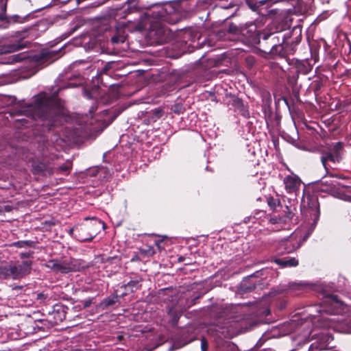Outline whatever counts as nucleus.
I'll use <instances>...</instances> for the list:
<instances>
[{
	"mask_svg": "<svg viewBox=\"0 0 351 351\" xmlns=\"http://www.w3.org/2000/svg\"><path fill=\"white\" fill-rule=\"evenodd\" d=\"M21 112L38 121L43 131L60 124L64 116L56 96L49 97L45 93L38 95L32 103L23 108Z\"/></svg>",
	"mask_w": 351,
	"mask_h": 351,
	"instance_id": "f257e3e1",
	"label": "nucleus"
},
{
	"mask_svg": "<svg viewBox=\"0 0 351 351\" xmlns=\"http://www.w3.org/2000/svg\"><path fill=\"white\" fill-rule=\"evenodd\" d=\"M147 14L152 19L150 21L151 32L155 31L156 34L161 38L167 31V29L161 24V22L175 24L180 20L178 5L171 2L154 6L147 12Z\"/></svg>",
	"mask_w": 351,
	"mask_h": 351,
	"instance_id": "f03ea898",
	"label": "nucleus"
},
{
	"mask_svg": "<svg viewBox=\"0 0 351 351\" xmlns=\"http://www.w3.org/2000/svg\"><path fill=\"white\" fill-rule=\"evenodd\" d=\"M343 147L344 145L342 142L326 143L317 147V152L321 155V162L327 173L330 168H333L330 165V162L335 165L342 160Z\"/></svg>",
	"mask_w": 351,
	"mask_h": 351,
	"instance_id": "7ed1b4c3",
	"label": "nucleus"
},
{
	"mask_svg": "<svg viewBox=\"0 0 351 351\" xmlns=\"http://www.w3.org/2000/svg\"><path fill=\"white\" fill-rule=\"evenodd\" d=\"M301 212L310 225L306 236L308 237L314 230L319 219V204L317 197L309 193L304 194L301 203Z\"/></svg>",
	"mask_w": 351,
	"mask_h": 351,
	"instance_id": "20e7f679",
	"label": "nucleus"
},
{
	"mask_svg": "<svg viewBox=\"0 0 351 351\" xmlns=\"http://www.w3.org/2000/svg\"><path fill=\"white\" fill-rule=\"evenodd\" d=\"M344 187V186L334 179L332 174H330L328 177L324 178L316 184V188L319 191L330 193L332 196L345 201L351 202V195H346L342 190Z\"/></svg>",
	"mask_w": 351,
	"mask_h": 351,
	"instance_id": "39448f33",
	"label": "nucleus"
},
{
	"mask_svg": "<svg viewBox=\"0 0 351 351\" xmlns=\"http://www.w3.org/2000/svg\"><path fill=\"white\" fill-rule=\"evenodd\" d=\"M101 226H104V223L95 218L90 223L77 225L76 239L80 242L92 241Z\"/></svg>",
	"mask_w": 351,
	"mask_h": 351,
	"instance_id": "423d86ee",
	"label": "nucleus"
},
{
	"mask_svg": "<svg viewBox=\"0 0 351 351\" xmlns=\"http://www.w3.org/2000/svg\"><path fill=\"white\" fill-rule=\"evenodd\" d=\"M259 39L263 40H269L267 47H263V51L265 53H268L272 57H285L286 56V51L282 44H276V37L274 34L261 33Z\"/></svg>",
	"mask_w": 351,
	"mask_h": 351,
	"instance_id": "0eeeda50",
	"label": "nucleus"
},
{
	"mask_svg": "<svg viewBox=\"0 0 351 351\" xmlns=\"http://www.w3.org/2000/svg\"><path fill=\"white\" fill-rule=\"evenodd\" d=\"M47 266L53 271L61 274H68L69 272L76 271L79 269L77 261L73 259L69 261L51 260L48 262Z\"/></svg>",
	"mask_w": 351,
	"mask_h": 351,
	"instance_id": "6e6552de",
	"label": "nucleus"
},
{
	"mask_svg": "<svg viewBox=\"0 0 351 351\" xmlns=\"http://www.w3.org/2000/svg\"><path fill=\"white\" fill-rule=\"evenodd\" d=\"M256 27L255 25L252 23L241 26V29H240V35L243 36L247 42L255 43L256 40V36H259L261 34H256Z\"/></svg>",
	"mask_w": 351,
	"mask_h": 351,
	"instance_id": "1a4fd4ad",
	"label": "nucleus"
},
{
	"mask_svg": "<svg viewBox=\"0 0 351 351\" xmlns=\"http://www.w3.org/2000/svg\"><path fill=\"white\" fill-rule=\"evenodd\" d=\"M216 331L221 333L224 337H230L236 333L234 330V324L229 320H223L222 323L219 322L216 324Z\"/></svg>",
	"mask_w": 351,
	"mask_h": 351,
	"instance_id": "9d476101",
	"label": "nucleus"
},
{
	"mask_svg": "<svg viewBox=\"0 0 351 351\" xmlns=\"http://www.w3.org/2000/svg\"><path fill=\"white\" fill-rule=\"evenodd\" d=\"M301 183L300 179L295 175L287 176L284 179L285 189L289 193L295 192L298 190Z\"/></svg>",
	"mask_w": 351,
	"mask_h": 351,
	"instance_id": "9b49d317",
	"label": "nucleus"
},
{
	"mask_svg": "<svg viewBox=\"0 0 351 351\" xmlns=\"http://www.w3.org/2000/svg\"><path fill=\"white\" fill-rule=\"evenodd\" d=\"M56 53H57L54 51H43L40 53L36 54L33 57V60L38 64H42L48 61L52 62Z\"/></svg>",
	"mask_w": 351,
	"mask_h": 351,
	"instance_id": "f8f14e48",
	"label": "nucleus"
},
{
	"mask_svg": "<svg viewBox=\"0 0 351 351\" xmlns=\"http://www.w3.org/2000/svg\"><path fill=\"white\" fill-rule=\"evenodd\" d=\"M232 106L234 108V110L241 114L245 118L250 117V112L244 105L243 101L239 98L233 97L232 99Z\"/></svg>",
	"mask_w": 351,
	"mask_h": 351,
	"instance_id": "ddd939ff",
	"label": "nucleus"
},
{
	"mask_svg": "<svg viewBox=\"0 0 351 351\" xmlns=\"http://www.w3.org/2000/svg\"><path fill=\"white\" fill-rule=\"evenodd\" d=\"M274 262L281 267H295L298 265V261L295 258H276Z\"/></svg>",
	"mask_w": 351,
	"mask_h": 351,
	"instance_id": "4468645a",
	"label": "nucleus"
},
{
	"mask_svg": "<svg viewBox=\"0 0 351 351\" xmlns=\"http://www.w3.org/2000/svg\"><path fill=\"white\" fill-rule=\"evenodd\" d=\"M32 262L30 261H25L21 264L16 265L17 271L20 278L30 273L32 270Z\"/></svg>",
	"mask_w": 351,
	"mask_h": 351,
	"instance_id": "2eb2a0df",
	"label": "nucleus"
},
{
	"mask_svg": "<svg viewBox=\"0 0 351 351\" xmlns=\"http://www.w3.org/2000/svg\"><path fill=\"white\" fill-rule=\"evenodd\" d=\"M6 6L5 5H1V12L0 13V22H5L7 24L12 23L19 22V19L20 18L18 15H13L8 17L5 14Z\"/></svg>",
	"mask_w": 351,
	"mask_h": 351,
	"instance_id": "dca6fc26",
	"label": "nucleus"
},
{
	"mask_svg": "<svg viewBox=\"0 0 351 351\" xmlns=\"http://www.w3.org/2000/svg\"><path fill=\"white\" fill-rule=\"evenodd\" d=\"M72 168V163L71 162L67 160L62 165L54 168V169L52 171V173H56V174H61V175H69L70 173V171Z\"/></svg>",
	"mask_w": 351,
	"mask_h": 351,
	"instance_id": "f3484780",
	"label": "nucleus"
},
{
	"mask_svg": "<svg viewBox=\"0 0 351 351\" xmlns=\"http://www.w3.org/2000/svg\"><path fill=\"white\" fill-rule=\"evenodd\" d=\"M110 40L113 44L124 43L125 40V34L123 29H117L115 34L111 37Z\"/></svg>",
	"mask_w": 351,
	"mask_h": 351,
	"instance_id": "a211bd4d",
	"label": "nucleus"
},
{
	"mask_svg": "<svg viewBox=\"0 0 351 351\" xmlns=\"http://www.w3.org/2000/svg\"><path fill=\"white\" fill-rule=\"evenodd\" d=\"M141 279H137V280H132L128 282L125 285V289H128L131 292H134L136 290L141 289Z\"/></svg>",
	"mask_w": 351,
	"mask_h": 351,
	"instance_id": "6ab92c4d",
	"label": "nucleus"
},
{
	"mask_svg": "<svg viewBox=\"0 0 351 351\" xmlns=\"http://www.w3.org/2000/svg\"><path fill=\"white\" fill-rule=\"evenodd\" d=\"M34 245V242L32 241H18L16 242H14L11 244V246L19 247V248H23V247H32Z\"/></svg>",
	"mask_w": 351,
	"mask_h": 351,
	"instance_id": "aec40b11",
	"label": "nucleus"
},
{
	"mask_svg": "<svg viewBox=\"0 0 351 351\" xmlns=\"http://www.w3.org/2000/svg\"><path fill=\"white\" fill-rule=\"evenodd\" d=\"M282 245L285 246V252L287 253H290L300 247L298 243H293L291 240H287L282 243Z\"/></svg>",
	"mask_w": 351,
	"mask_h": 351,
	"instance_id": "412c9836",
	"label": "nucleus"
},
{
	"mask_svg": "<svg viewBox=\"0 0 351 351\" xmlns=\"http://www.w3.org/2000/svg\"><path fill=\"white\" fill-rule=\"evenodd\" d=\"M117 302V296H111L106 298L101 302V306L104 308H106L110 306H112Z\"/></svg>",
	"mask_w": 351,
	"mask_h": 351,
	"instance_id": "4be33fe9",
	"label": "nucleus"
},
{
	"mask_svg": "<svg viewBox=\"0 0 351 351\" xmlns=\"http://www.w3.org/2000/svg\"><path fill=\"white\" fill-rule=\"evenodd\" d=\"M8 267L10 278L13 280L20 279L19 273L17 271L16 265L10 264L8 265Z\"/></svg>",
	"mask_w": 351,
	"mask_h": 351,
	"instance_id": "5701e85b",
	"label": "nucleus"
},
{
	"mask_svg": "<svg viewBox=\"0 0 351 351\" xmlns=\"http://www.w3.org/2000/svg\"><path fill=\"white\" fill-rule=\"evenodd\" d=\"M140 252L144 256H151L155 254V250L152 246L146 245L140 248Z\"/></svg>",
	"mask_w": 351,
	"mask_h": 351,
	"instance_id": "b1692460",
	"label": "nucleus"
},
{
	"mask_svg": "<svg viewBox=\"0 0 351 351\" xmlns=\"http://www.w3.org/2000/svg\"><path fill=\"white\" fill-rule=\"evenodd\" d=\"M25 45L24 44H22V43H21L20 41H18L17 43H14L12 44H10V45H8V49L7 50V51L8 52H13V51L19 50V49L25 47Z\"/></svg>",
	"mask_w": 351,
	"mask_h": 351,
	"instance_id": "393cba45",
	"label": "nucleus"
},
{
	"mask_svg": "<svg viewBox=\"0 0 351 351\" xmlns=\"http://www.w3.org/2000/svg\"><path fill=\"white\" fill-rule=\"evenodd\" d=\"M11 62H19L26 60L27 56L24 53H18L12 55L10 57Z\"/></svg>",
	"mask_w": 351,
	"mask_h": 351,
	"instance_id": "a878e982",
	"label": "nucleus"
},
{
	"mask_svg": "<svg viewBox=\"0 0 351 351\" xmlns=\"http://www.w3.org/2000/svg\"><path fill=\"white\" fill-rule=\"evenodd\" d=\"M45 169H46V167L43 163L33 165V171L35 173H43L45 171Z\"/></svg>",
	"mask_w": 351,
	"mask_h": 351,
	"instance_id": "bb28decb",
	"label": "nucleus"
},
{
	"mask_svg": "<svg viewBox=\"0 0 351 351\" xmlns=\"http://www.w3.org/2000/svg\"><path fill=\"white\" fill-rule=\"evenodd\" d=\"M0 276L5 279L10 278L8 265L0 268Z\"/></svg>",
	"mask_w": 351,
	"mask_h": 351,
	"instance_id": "cd10ccee",
	"label": "nucleus"
},
{
	"mask_svg": "<svg viewBox=\"0 0 351 351\" xmlns=\"http://www.w3.org/2000/svg\"><path fill=\"white\" fill-rule=\"evenodd\" d=\"M304 285H305V284L302 283V282H300V283L293 282V283L289 284V288L290 290H292V291H299V290H302L303 289V287H304Z\"/></svg>",
	"mask_w": 351,
	"mask_h": 351,
	"instance_id": "c85d7f7f",
	"label": "nucleus"
},
{
	"mask_svg": "<svg viewBox=\"0 0 351 351\" xmlns=\"http://www.w3.org/2000/svg\"><path fill=\"white\" fill-rule=\"evenodd\" d=\"M240 29H241V26H237L233 23L229 26V32L232 34H240Z\"/></svg>",
	"mask_w": 351,
	"mask_h": 351,
	"instance_id": "c756f323",
	"label": "nucleus"
},
{
	"mask_svg": "<svg viewBox=\"0 0 351 351\" xmlns=\"http://www.w3.org/2000/svg\"><path fill=\"white\" fill-rule=\"evenodd\" d=\"M152 112L153 114V119H159L163 114V111L160 108H155L152 111Z\"/></svg>",
	"mask_w": 351,
	"mask_h": 351,
	"instance_id": "7c9ffc66",
	"label": "nucleus"
},
{
	"mask_svg": "<svg viewBox=\"0 0 351 351\" xmlns=\"http://www.w3.org/2000/svg\"><path fill=\"white\" fill-rule=\"evenodd\" d=\"M281 221H282V219L280 217H278L276 216L270 217V219L269 220V223L271 224L279 223H280Z\"/></svg>",
	"mask_w": 351,
	"mask_h": 351,
	"instance_id": "2f4dec72",
	"label": "nucleus"
},
{
	"mask_svg": "<svg viewBox=\"0 0 351 351\" xmlns=\"http://www.w3.org/2000/svg\"><path fill=\"white\" fill-rule=\"evenodd\" d=\"M208 342L205 338H202L201 340V350L202 351H206L208 349Z\"/></svg>",
	"mask_w": 351,
	"mask_h": 351,
	"instance_id": "473e14b6",
	"label": "nucleus"
},
{
	"mask_svg": "<svg viewBox=\"0 0 351 351\" xmlns=\"http://www.w3.org/2000/svg\"><path fill=\"white\" fill-rule=\"evenodd\" d=\"M34 252H22L20 254V257L21 258H30L33 256Z\"/></svg>",
	"mask_w": 351,
	"mask_h": 351,
	"instance_id": "72a5a7b5",
	"label": "nucleus"
},
{
	"mask_svg": "<svg viewBox=\"0 0 351 351\" xmlns=\"http://www.w3.org/2000/svg\"><path fill=\"white\" fill-rule=\"evenodd\" d=\"M277 202H278L277 200H276L273 198L268 199V204L272 208H274L276 206Z\"/></svg>",
	"mask_w": 351,
	"mask_h": 351,
	"instance_id": "f704fd0d",
	"label": "nucleus"
},
{
	"mask_svg": "<svg viewBox=\"0 0 351 351\" xmlns=\"http://www.w3.org/2000/svg\"><path fill=\"white\" fill-rule=\"evenodd\" d=\"M77 229V226H75L73 228H71L69 231V234L75 239H76Z\"/></svg>",
	"mask_w": 351,
	"mask_h": 351,
	"instance_id": "c9c22d12",
	"label": "nucleus"
},
{
	"mask_svg": "<svg viewBox=\"0 0 351 351\" xmlns=\"http://www.w3.org/2000/svg\"><path fill=\"white\" fill-rule=\"evenodd\" d=\"M82 303L84 308H87V307L90 306V305L91 304L92 299L89 298V299L83 300V301H82Z\"/></svg>",
	"mask_w": 351,
	"mask_h": 351,
	"instance_id": "e433bc0d",
	"label": "nucleus"
},
{
	"mask_svg": "<svg viewBox=\"0 0 351 351\" xmlns=\"http://www.w3.org/2000/svg\"><path fill=\"white\" fill-rule=\"evenodd\" d=\"M347 330L348 333H351V317L347 321Z\"/></svg>",
	"mask_w": 351,
	"mask_h": 351,
	"instance_id": "4c0bfd02",
	"label": "nucleus"
},
{
	"mask_svg": "<svg viewBox=\"0 0 351 351\" xmlns=\"http://www.w3.org/2000/svg\"><path fill=\"white\" fill-rule=\"evenodd\" d=\"M3 212H10L12 210V207L10 205H5L3 207H2Z\"/></svg>",
	"mask_w": 351,
	"mask_h": 351,
	"instance_id": "58836bf2",
	"label": "nucleus"
},
{
	"mask_svg": "<svg viewBox=\"0 0 351 351\" xmlns=\"http://www.w3.org/2000/svg\"><path fill=\"white\" fill-rule=\"evenodd\" d=\"M46 298L45 295L40 293L37 295V299L38 300H45Z\"/></svg>",
	"mask_w": 351,
	"mask_h": 351,
	"instance_id": "ea45409f",
	"label": "nucleus"
},
{
	"mask_svg": "<svg viewBox=\"0 0 351 351\" xmlns=\"http://www.w3.org/2000/svg\"><path fill=\"white\" fill-rule=\"evenodd\" d=\"M19 120L22 122V124L23 125H25V127H27V121L25 119H19Z\"/></svg>",
	"mask_w": 351,
	"mask_h": 351,
	"instance_id": "a19ab883",
	"label": "nucleus"
},
{
	"mask_svg": "<svg viewBox=\"0 0 351 351\" xmlns=\"http://www.w3.org/2000/svg\"><path fill=\"white\" fill-rule=\"evenodd\" d=\"M160 243H161L160 241H156V245L159 248L160 247Z\"/></svg>",
	"mask_w": 351,
	"mask_h": 351,
	"instance_id": "79ce46f5",
	"label": "nucleus"
},
{
	"mask_svg": "<svg viewBox=\"0 0 351 351\" xmlns=\"http://www.w3.org/2000/svg\"><path fill=\"white\" fill-rule=\"evenodd\" d=\"M183 260H184V258H183V257H182V256H180V257L178 258V261H179L180 262L183 261Z\"/></svg>",
	"mask_w": 351,
	"mask_h": 351,
	"instance_id": "37998d69",
	"label": "nucleus"
},
{
	"mask_svg": "<svg viewBox=\"0 0 351 351\" xmlns=\"http://www.w3.org/2000/svg\"><path fill=\"white\" fill-rule=\"evenodd\" d=\"M3 213V210L2 207H0V214H1Z\"/></svg>",
	"mask_w": 351,
	"mask_h": 351,
	"instance_id": "c03bdc74",
	"label": "nucleus"
},
{
	"mask_svg": "<svg viewBox=\"0 0 351 351\" xmlns=\"http://www.w3.org/2000/svg\"><path fill=\"white\" fill-rule=\"evenodd\" d=\"M247 221H248V219H244V222H245V223H247Z\"/></svg>",
	"mask_w": 351,
	"mask_h": 351,
	"instance_id": "a18cd8bd",
	"label": "nucleus"
},
{
	"mask_svg": "<svg viewBox=\"0 0 351 351\" xmlns=\"http://www.w3.org/2000/svg\"><path fill=\"white\" fill-rule=\"evenodd\" d=\"M73 86H71V84H69V86H67L66 87L67 88H69V87H72Z\"/></svg>",
	"mask_w": 351,
	"mask_h": 351,
	"instance_id": "49530a36",
	"label": "nucleus"
}]
</instances>
